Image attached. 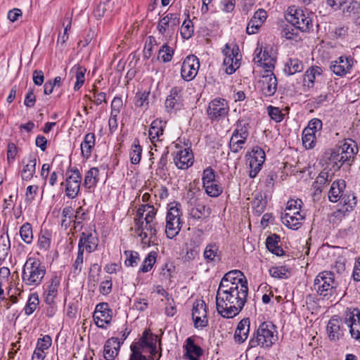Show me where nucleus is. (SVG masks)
Returning a JSON list of instances; mask_svg holds the SVG:
<instances>
[{
	"label": "nucleus",
	"instance_id": "nucleus-1",
	"mask_svg": "<svg viewBox=\"0 0 360 360\" xmlns=\"http://www.w3.org/2000/svg\"><path fill=\"white\" fill-rule=\"evenodd\" d=\"M248 287L217 289L216 307L224 318L232 319L243 310L247 302Z\"/></svg>",
	"mask_w": 360,
	"mask_h": 360
},
{
	"label": "nucleus",
	"instance_id": "nucleus-2",
	"mask_svg": "<svg viewBox=\"0 0 360 360\" xmlns=\"http://www.w3.org/2000/svg\"><path fill=\"white\" fill-rule=\"evenodd\" d=\"M157 209L150 204L141 205L136 211L134 230L144 245L150 246L156 240L158 223Z\"/></svg>",
	"mask_w": 360,
	"mask_h": 360
},
{
	"label": "nucleus",
	"instance_id": "nucleus-3",
	"mask_svg": "<svg viewBox=\"0 0 360 360\" xmlns=\"http://www.w3.org/2000/svg\"><path fill=\"white\" fill-rule=\"evenodd\" d=\"M202 182L199 179L190 184L187 193L189 212V224L199 227L202 216Z\"/></svg>",
	"mask_w": 360,
	"mask_h": 360
},
{
	"label": "nucleus",
	"instance_id": "nucleus-4",
	"mask_svg": "<svg viewBox=\"0 0 360 360\" xmlns=\"http://www.w3.org/2000/svg\"><path fill=\"white\" fill-rule=\"evenodd\" d=\"M46 272L45 266L39 259L28 257L22 267V281L27 286H39L42 283Z\"/></svg>",
	"mask_w": 360,
	"mask_h": 360
},
{
	"label": "nucleus",
	"instance_id": "nucleus-5",
	"mask_svg": "<svg viewBox=\"0 0 360 360\" xmlns=\"http://www.w3.org/2000/svg\"><path fill=\"white\" fill-rule=\"evenodd\" d=\"M276 327L271 322L262 323L249 341V348L260 346L269 348L276 340Z\"/></svg>",
	"mask_w": 360,
	"mask_h": 360
},
{
	"label": "nucleus",
	"instance_id": "nucleus-6",
	"mask_svg": "<svg viewBox=\"0 0 360 360\" xmlns=\"http://www.w3.org/2000/svg\"><path fill=\"white\" fill-rule=\"evenodd\" d=\"M313 13L292 6L288 8L287 20L297 30L309 32L313 27Z\"/></svg>",
	"mask_w": 360,
	"mask_h": 360
},
{
	"label": "nucleus",
	"instance_id": "nucleus-7",
	"mask_svg": "<svg viewBox=\"0 0 360 360\" xmlns=\"http://www.w3.org/2000/svg\"><path fill=\"white\" fill-rule=\"evenodd\" d=\"M338 283L334 273L324 271L320 272L314 281V288L319 296L329 299L336 291Z\"/></svg>",
	"mask_w": 360,
	"mask_h": 360
},
{
	"label": "nucleus",
	"instance_id": "nucleus-8",
	"mask_svg": "<svg viewBox=\"0 0 360 360\" xmlns=\"http://www.w3.org/2000/svg\"><path fill=\"white\" fill-rule=\"evenodd\" d=\"M181 205L179 203H172L166 215L165 233L169 238L177 236L181 229Z\"/></svg>",
	"mask_w": 360,
	"mask_h": 360
},
{
	"label": "nucleus",
	"instance_id": "nucleus-9",
	"mask_svg": "<svg viewBox=\"0 0 360 360\" xmlns=\"http://www.w3.org/2000/svg\"><path fill=\"white\" fill-rule=\"evenodd\" d=\"M65 176V195L68 198L74 199L80 190L82 175L77 167H73L66 172Z\"/></svg>",
	"mask_w": 360,
	"mask_h": 360
},
{
	"label": "nucleus",
	"instance_id": "nucleus-10",
	"mask_svg": "<svg viewBox=\"0 0 360 360\" xmlns=\"http://www.w3.org/2000/svg\"><path fill=\"white\" fill-rule=\"evenodd\" d=\"M240 286L248 287L246 277L240 270H231L224 275L218 289L238 288Z\"/></svg>",
	"mask_w": 360,
	"mask_h": 360
},
{
	"label": "nucleus",
	"instance_id": "nucleus-11",
	"mask_svg": "<svg viewBox=\"0 0 360 360\" xmlns=\"http://www.w3.org/2000/svg\"><path fill=\"white\" fill-rule=\"evenodd\" d=\"M93 317L98 328L107 329L112 319V311L107 302H101L96 304Z\"/></svg>",
	"mask_w": 360,
	"mask_h": 360
},
{
	"label": "nucleus",
	"instance_id": "nucleus-12",
	"mask_svg": "<svg viewBox=\"0 0 360 360\" xmlns=\"http://www.w3.org/2000/svg\"><path fill=\"white\" fill-rule=\"evenodd\" d=\"M239 49L234 46L232 49L226 44L222 52L225 56L224 59V66L225 72L228 75H231L240 67V58H238Z\"/></svg>",
	"mask_w": 360,
	"mask_h": 360
},
{
	"label": "nucleus",
	"instance_id": "nucleus-13",
	"mask_svg": "<svg viewBox=\"0 0 360 360\" xmlns=\"http://www.w3.org/2000/svg\"><path fill=\"white\" fill-rule=\"evenodd\" d=\"M229 110L227 101L224 98H217L209 103L207 114L212 121L219 120L228 114Z\"/></svg>",
	"mask_w": 360,
	"mask_h": 360
},
{
	"label": "nucleus",
	"instance_id": "nucleus-14",
	"mask_svg": "<svg viewBox=\"0 0 360 360\" xmlns=\"http://www.w3.org/2000/svg\"><path fill=\"white\" fill-rule=\"evenodd\" d=\"M354 64V60L352 57L341 56L330 63V70L337 76L344 77L352 72Z\"/></svg>",
	"mask_w": 360,
	"mask_h": 360
},
{
	"label": "nucleus",
	"instance_id": "nucleus-15",
	"mask_svg": "<svg viewBox=\"0 0 360 360\" xmlns=\"http://www.w3.org/2000/svg\"><path fill=\"white\" fill-rule=\"evenodd\" d=\"M200 66V60L195 56H188L181 65V77L186 81L192 80L197 75Z\"/></svg>",
	"mask_w": 360,
	"mask_h": 360
},
{
	"label": "nucleus",
	"instance_id": "nucleus-16",
	"mask_svg": "<svg viewBox=\"0 0 360 360\" xmlns=\"http://www.w3.org/2000/svg\"><path fill=\"white\" fill-rule=\"evenodd\" d=\"M158 336L152 333L150 330H145L138 342L132 344L131 346H136L139 350L143 353L144 348L149 349L150 356L155 358L157 354Z\"/></svg>",
	"mask_w": 360,
	"mask_h": 360
},
{
	"label": "nucleus",
	"instance_id": "nucleus-17",
	"mask_svg": "<svg viewBox=\"0 0 360 360\" xmlns=\"http://www.w3.org/2000/svg\"><path fill=\"white\" fill-rule=\"evenodd\" d=\"M179 24V18L175 13H168L162 18L157 25L159 33L162 35L166 34L171 37Z\"/></svg>",
	"mask_w": 360,
	"mask_h": 360
},
{
	"label": "nucleus",
	"instance_id": "nucleus-18",
	"mask_svg": "<svg viewBox=\"0 0 360 360\" xmlns=\"http://www.w3.org/2000/svg\"><path fill=\"white\" fill-rule=\"evenodd\" d=\"M345 322L335 316L332 317L327 324V333L330 341H338L343 337L346 328Z\"/></svg>",
	"mask_w": 360,
	"mask_h": 360
},
{
	"label": "nucleus",
	"instance_id": "nucleus-19",
	"mask_svg": "<svg viewBox=\"0 0 360 360\" xmlns=\"http://www.w3.org/2000/svg\"><path fill=\"white\" fill-rule=\"evenodd\" d=\"M345 323L349 328L352 338L360 342V311L357 309H353L345 318Z\"/></svg>",
	"mask_w": 360,
	"mask_h": 360
},
{
	"label": "nucleus",
	"instance_id": "nucleus-20",
	"mask_svg": "<svg viewBox=\"0 0 360 360\" xmlns=\"http://www.w3.org/2000/svg\"><path fill=\"white\" fill-rule=\"evenodd\" d=\"M98 245V238L96 233L82 232L79 240L78 248L84 252L86 250L88 252L91 253L94 252Z\"/></svg>",
	"mask_w": 360,
	"mask_h": 360
},
{
	"label": "nucleus",
	"instance_id": "nucleus-21",
	"mask_svg": "<svg viewBox=\"0 0 360 360\" xmlns=\"http://www.w3.org/2000/svg\"><path fill=\"white\" fill-rule=\"evenodd\" d=\"M181 89L179 87H173L167 96L165 105L167 112H172L179 110L182 107Z\"/></svg>",
	"mask_w": 360,
	"mask_h": 360
},
{
	"label": "nucleus",
	"instance_id": "nucleus-22",
	"mask_svg": "<svg viewBox=\"0 0 360 360\" xmlns=\"http://www.w3.org/2000/svg\"><path fill=\"white\" fill-rule=\"evenodd\" d=\"M261 91L266 97L275 94L277 90V78L274 73H266L262 76Z\"/></svg>",
	"mask_w": 360,
	"mask_h": 360
},
{
	"label": "nucleus",
	"instance_id": "nucleus-23",
	"mask_svg": "<svg viewBox=\"0 0 360 360\" xmlns=\"http://www.w3.org/2000/svg\"><path fill=\"white\" fill-rule=\"evenodd\" d=\"M204 260L208 266L205 271L214 266L221 260V254L219 246L216 243H210L204 249Z\"/></svg>",
	"mask_w": 360,
	"mask_h": 360
},
{
	"label": "nucleus",
	"instance_id": "nucleus-24",
	"mask_svg": "<svg viewBox=\"0 0 360 360\" xmlns=\"http://www.w3.org/2000/svg\"><path fill=\"white\" fill-rule=\"evenodd\" d=\"M176 166L181 169H187L193 163V155L189 148L178 150L174 157Z\"/></svg>",
	"mask_w": 360,
	"mask_h": 360
},
{
	"label": "nucleus",
	"instance_id": "nucleus-25",
	"mask_svg": "<svg viewBox=\"0 0 360 360\" xmlns=\"http://www.w3.org/2000/svg\"><path fill=\"white\" fill-rule=\"evenodd\" d=\"M267 17L266 12L263 9H258L250 19L246 28L248 34H253L258 32Z\"/></svg>",
	"mask_w": 360,
	"mask_h": 360
},
{
	"label": "nucleus",
	"instance_id": "nucleus-26",
	"mask_svg": "<svg viewBox=\"0 0 360 360\" xmlns=\"http://www.w3.org/2000/svg\"><path fill=\"white\" fill-rule=\"evenodd\" d=\"M250 321L249 318L243 319L237 325L233 339L238 344L243 343L248 338Z\"/></svg>",
	"mask_w": 360,
	"mask_h": 360
},
{
	"label": "nucleus",
	"instance_id": "nucleus-27",
	"mask_svg": "<svg viewBox=\"0 0 360 360\" xmlns=\"http://www.w3.org/2000/svg\"><path fill=\"white\" fill-rule=\"evenodd\" d=\"M337 148L340 151L341 155H345V160H348L349 162L352 160L358 153V147L356 142L349 139H345Z\"/></svg>",
	"mask_w": 360,
	"mask_h": 360
},
{
	"label": "nucleus",
	"instance_id": "nucleus-28",
	"mask_svg": "<svg viewBox=\"0 0 360 360\" xmlns=\"http://www.w3.org/2000/svg\"><path fill=\"white\" fill-rule=\"evenodd\" d=\"M346 187L345 181L342 179H338L334 181L328 191V199L332 202H337L339 201Z\"/></svg>",
	"mask_w": 360,
	"mask_h": 360
},
{
	"label": "nucleus",
	"instance_id": "nucleus-29",
	"mask_svg": "<svg viewBox=\"0 0 360 360\" xmlns=\"http://www.w3.org/2000/svg\"><path fill=\"white\" fill-rule=\"evenodd\" d=\"M120 347L119 338L108 339L103 348V356L106 360H113L117 355Z\"/></svg>",
	"mask_w": 360,
	"mask_h": 360
},
{
	"label": "nucleus",
	"instance_id": "nucleus-30",
	"mask_svg": "<svg viewBox=\"0 0 360 360\" xmlns=\"http://www.w3.org/2000/svg\"><path fill=\"white\" fill-rule=\"evenodd\" d=\"M166 122L160 119H156L150 124L148 131L149 137L152 142L162 140Z\"/></svg>",
	"mask_w": 360,
	"mask_h": 360
},
{
	"label": "nucleus",
	"instance_id": "nucleus-31",
	"mask_svg": "<svg viewBox=\"0 0 360 360\" xmlns=\"http://www.w3.org/2000/svg\"><path fill=\"white\" fill-rule=\"evenodd\" d=\"M184 348L185 349V356L189 360H199V357L202 354V349L194 343L193 337H189L186 339Z\"/></svg>",
	"mask_w": 360,
	"mask_h": 360
},
{
	"label": "nucleus",
	"instance_id": "nucleus-32",
	"mask_svg": "<svg viewBox=\"0 0 360 360\" xmlns=\"http://www.w3.org/2000/svg\"><path fill=\"white\" fill-rule=\"evenodd\" d=\"M96 143V137L94 133H88L84 137L80 145L81 153L83 158L88 159L90 158L92 149Z\"/></svg>",
	"mask_w": 360,
	"mask_h": 360
},
{
	"label": "nucleus",
	"instance_id": "nucleus-33",
	"mask_svg": "<svg viewBox=\"0 0 360 360\" xmlns=\"http://www.w3.org/2000/svg\"><path fill=\"white\" fill-rule=\"evenodd\" d=\"M323 70L319 66H311L304 73L303 78L304 85L309 89L312 88L317 77L321 76Z\"/></svg>",
	"mask_w": 360,
	"mask_h": 360
},
{
	"label": "nucleus",
	"instance_id": "nucleus-34",
	"mask_svg": "<svg viewBox=\"0 0 360 360\" xmlns=\"http://www.w3.org/2000/svg\"><path fill=\"white\" fill-rule=\"evenodd\" d=\"M202 232L199 228L193 232L191 238V243H193L194 246L193 248H190L189 250L187 251V257L188 259H194L196 256L199 255L200 251V245L202 240Z\"/></svg>",
	"mask_w": 360,
	"mask_h": 360
},
{
	"label": "nucleus",
	"instance_id": "nucleus-35",
	"mask_svg": "<svg viewBox=\"0 0 360 360\" xmlns=\"http://www.w3.org/2000/svg\"><path fill=\"white\" fill-rule=\"evenodd\" d=\"M283 223L288 228L292 229H297L302 224V221L304 219L303 214L293 215L290 213H285L282 217Z\"/></svg>",
	"mask_w": 360,
	"mask_h": 360
},
{
	"label": "nucleus",
	"instance_id": "nucleus-36",
	"mask_svg": "<svg viewBox=\"0 0 360 360\" xmlns=\"http://www.w3.org/2000/svg\"><path fill=\"white\" fill-rule=\"evenodd\" d=\"M280 237L276 234H272L267 237L266 240V247L269 251L276 256L283 255L284 251L283 248L278 245Z\"/></svg>",
	"mask_w": 360,
	"mask_h": 360
},
{
	"label": "nucleus",
	"instance_id": "nucleus-37",
	"mask_svg": "<svg viewBox=\"0 0 360 360\" xmlns=\"http://www.w3.org/2000/svg\"><path fill=\"white\" fill-rule=\"evenodd\" d=\"M304 69L302 61L298 58H289L284 66L283 71L285 75L290 76L297 72H300Z\"/></svg>",
	"mask_w": 360,
	"mask_h": 360
},
{
	"label": "nucleus",
	"instance_id": "nucleus-38",
	"mask_svg": "<svg viewBox=\"0 0 360 360\" xmlns=\"http://www.w3.org/2000/svg\"><path fill=\"white\" fill-rule=\"evenodd\" d=\"M60 284V279L57 276L51 278L50 284L48 285L47 291L45 293V302L51 304L54 302L58 295V289Z\"/></svg>",
	"mask_w": 360,
	"mask_h": 360
},
{
	"label": "nucleus",
	"instance_id": "nucleus-39",
	"mask_svg": "<svg viewBox=\"0 0 360 360\" xmlns=\"http://www.w3.org/2000/svg\"><path fill=\"white\" fill-rule=\"evenodd\" d=\"M98 174L99 170L96 167H92L88 170L84 176V186L87 189L94 188L98 181Z\"/></svg>",
	"mask_w": 360,
	"mask_h": 360
},
{
	"label": "nucleus",
	"instance_id": "nucleus-40",
	"mask_svg": "<svg viewBox=\"0 0 360 360\" xmlns=\"http://www.w3.org/2000/svg\"><path fill=\"white\" fill-rule=\"evenodd\" d=\"M36 158L30 156L21 172V176L23 180L28 181L33 177L36 171Z\"/></svg>",
	"mask_w": 360,
	"mask_h": 360
},
{
	"label": "nucleus",
	"instance_id": "nucleus-41",
	"mask_svg": "<svg viewBox=\"0 0 360 360\" xmlns=\"http://www.w3.org/2000/svg\"><path fill=\"white\" fill-rule=\"evenodd\" d=\"M236 128L233 134H236L240 138L248 139L249 136L250 122L246 119H240L236 124Z\"/></svg>",
	"mask_w": 360,
	"mask_h": 360
},
{
	"label": "nucleus",
	"instance_id": "nucleus-42",
	"mask_svg": "<svg viewBox=\"0 0 360 360\" xmlns=\"http://www.w3.org/2000/svg\"><path fill=\"white\" fill-rule=\"evenodd\" d=\"M266 58L261 59L259 56H254L253 61L258 66L265 68V73H273L272 70L274 68V58L266 53Z\"/></svg>",
	"mask_w": 360,
	"mask_h": 360
},
{
	"label": "nucleus",
	"instance_id": "nucleus-43",
	"mask_svg": "<svg viewBox=\"0 0 360 360\" xmlns=\"http://www.w3.org/2000/svg\"><path fill=\"white\" fill-rule=\"evenodd\" d=\"M330 181L331 178L329 179L328 172L324 171L321 172L312 185L314 189V195L321 193L323 186L328 184Z\"/></svg>",
	"mask_w": 360,
	"mask_h": 360
},
{
	"label": "nucleus",
	"instance_id": "nucleus-44",
	"mask_svg": "<svg viewBox=\"0 0 360 360\" xmlns=\"http://www.w3.org/2000/svg\"><path fill=\"white\" fill-rule=\"evenodd\" d=\"M86 68L81 65H75L72 69L70 72L73 73L75 78L76 82L74 85V89L75 91L79 90L82 86L84 84L85 81V73Z\"/></svg>",
	"mask_w": 360,
	"mask_h": 360
},
{
	"label": "nucleus",
	"instance_id": "nucleus-45",
	"mask_svg": "<svg viewBox=\"0 0 360 360\" xmlns=\"http://www.w3.org/2000/svg\"><path fill=\"white\" fill-rule=\"evenodd\" d=\"M142 148L139 144V141L135 139L129 152L130 160L132 164H139L141 159Z\"/></svg>",
	"mask_w": 360,
	"mask_h": 360
},
{
	"label": "nucleus",
	"instance_id": "nucleus-46",
	"mask_svg": "<svg viewBox=\"0 0 360 360\" xmlns=\"http://www.w3.org/2000/svg\"><path fill=\"white\" fill-rule=\"evenodd\" d=\"M39 304V299L37 293L31 294L27 302L23 309L25 315L30 316L34 313Z\"/></svg>",
	"mask_w": 360,
	"mask_h": 360
},
{
	"label": "nucleus",
	"instance_id": "nucleus-47",
	"mask_svg": "<svg viewBox=\"0 0 360 360\" xmlns=\"http://www.w3.org/2000/svg\"><path fill=\"white\" fill-rule=\"evenodd\" d=\"M345 15L360 14V3L355 0H348L340 9Z\"/></svg>",
	"mask_w": 360,
	"mask_h": 360
},
{
	"label": "nucleus",
	"instance_id": "nucleus-48",
	"mask_svg": "<svg viewBox=\"0 0 360 360\" xmlns=\"http://www.w3.org/2000/svg\"><path fill=\"white\" fill-rule=\"evenodd\" d=\"M205 192L207 194V195L217 198L219 196L223 191V188L219 183V180L212 181V182L210 184H207L205 188H204Z\"/></svg>",
	"mask_w": 360,
	"mask_h": 360
},
{
	"label": "nucleus",
	"instance_id": "nucleus-49",
	"mask_svg": "<svg viewBox=\"0 0 360 360\" xmlns=\"http://www.w3.org/2000/svg\"><path fill=\"white\" fill-rule=\"evenodd\" d=\"M329 161L333 164V167H336V169H340L344 163L349 162L348 160H345V155H341L340 151H339L337 147L331 151Z\"/></svg>",
	"mask_w": 360,
	"mask_h": 360
},
{
	"label": "nucleus",
	"instance_id": "nucleus-50",
	"mask_svg": "<svg viewBox=\"0 0 360 360\" xmlns=\"http://www.w3.org/2000/svg\"><path fill=\"white\" fill-rule=\"evenodd\" d=\"M21 239L26 244H31L33 241L32 227L30 223H25L20 228L19 231Z\"/></svg>",
	"mask_w": 360,
	"mask_h": 360
},
{
	"label": "nucleus",
	"instance_id": "nucleus-51",
	"mask_svg": "<svg viewBox=\"0 0 360 360\" xmlns=\"http://www.w3.org/2000/svg\"><path fill=\"white\" fill-rule=\"evenodd\" d=\"M174 55V50L168 46L167 43H165L158 51V58L163 63L171 61Z\"/></svg>",
	"mask_w": 360,
	"mask_h": 360
},
{
	"label": "nucleus",
	"instance_id": "nucleus-52",
	"mask_svg": "<svg viewBox=\"0 0 360 360\" xmlns=\"http://www.w3.org/2000/svg\"><path fill=\"white\" fill-rule=\"evenodd\" d=\"M194 33V23L190 19H186L181 27L180 34L183 39H190Z\"/></svg>",
	"mask_w": 360,
	"mask_h": 360
},
{
	"label": "nucleus",
	"instance_id": "nucleus-53",
	"mask_svg": "<svg viewBox=\"0 0 360 360\" xmlns=\"http://www.w3.org/2000/svg\"><path fill=\"white\" fill-rule=\"evenodd\" d=\"M246 141L247 139L240 138L236 134L232 133L229 142V148L231 151L234 153H238L243 148Z\"/></svg>",
	"mask_w": 360,
	"mask_h": 360
},
{
	"label": "nucleus",
	"instance_id": "nucleus-54",
	"mask_svg": "<svg viewBox=\"0 0 360 360\" xmlns=\"http://www.w3.org/2000/svg\"><path fill=\"white\" fill-rule=\"evenodd\" d=\"M269 272L272 277L278 279H285L289 276V269L286 266H273Z\"/></svg>",
	"mask_w": 360,
	"mask_h": 360
},
{
	"label": "nucleus",
	"instance_id": "nucleus-55",
	"mask_svg": "<svg viewBox=\"0 0 360 360\" xmlns=\"http://www.w3.org/2000/svg\"><path fill=\"white\" fill-rule=\"evenodd\" d=\"M341 202L345 206L347 212H350L356 207L357 203V198L354 193H344L341 199Z\"/></svg>",
	"mask_w": 360,
	"mask_h": 360
},
{
	"label": "nucleus",
	"instance_id": "nucleus-56",
	"mask_svg": "<svg viewBox=\"0 0 360 360\" xmlns=\"http://www.w3.org/2000/svg\"><path fill=\"white\" fill-rule=\"evenodd\" d=\"M302 201L300 199H291L288 201L285 213H290L293 215L302 214L300 212Z\"/></svg>",
	"mask_w": 360,
	"mask_h": 360
},
{
	"label": "nucleus",
	"instance_id": "nucleus-57",
	"mask_svg": "<svg viewBox=\"0 0 360 360\" xmlns=\"http://www.w3.org/2000/svg\"><path fill=\"white\" fill-rule=\"evenodd\" d=\"M157 254L155 252H150L144 259L140 271L146 273L150 271L155 263Z\"/></svg>",
	"mask_w": 360,
	"mask_h": 360
},
{
	"label": "nucleus",
	"instance_id": "nucleus-58",
	"mask_svg": "<svg viewBox=\"0 0 360 360\" xmlns=\"http://www.w3.org/2000/svg\"><path fill=\"white\" fill-rule=\"evenodd\" d=\"M200 306L201 308L202 307V302L200 303L199 301H197L193 304L192 309V319L194 322V326L197 328L202 326V321L199 316L200 313V310L199 309Z\"/></svg>",
	"mask_w": 360,
	"mask_h": 360
},
{
	"label": "nucleus",
	"instance_id": "nucleus-59",
	"mask_svg": "<svg viewBox=\"0 0 360 360\" xmlns=\"http://www.w3.org/2000/svg\"><path fill=\"white\" fill-rule=\"evenodd\" d=\"M316 134L311 132L302 131V143L306 149H311L316 144Z\"/></svg>",
	"mask_w": 360,
	"mask_h": 360
},
{
	"label": "nucleus",
	"instance_id": "nucleus-60",
	"mask_svg": "<svg viewBox=\"0 0 360 360\" xmlns=\"http://www.w3.org/2000/svg\"><path fill=\"white\" fill-rule=\"evenodd\" d=\"M84 264V251L78 248L77 255L72 264V273L78 275L82 269Z\"/></svg>",
	"mask_w": 360,
	"mask_h": 360
},
{
	"label": "nucleus",
	"instance_id": "nucleus-61",
	"mask_svg": "<svg viewBox=\"0 0 360 360\" xmlns=\"http://www.w3.org/2000/svg\"><path fill=\"white\" fill-rule=\"evenodd\" d=\"M63 219L61 220V226L68 229L72 222V217H73V208L70 206L65 207L62 211Z\"/></svg>",
	"mask_w": 360,
	"mask_h": 360
},
{
	"label": "nucleus",
	"instance_id": "nucleus-62",
	"mask_svg": "<svg viewBox=\"0 0 360 360\" xmlns=\"http://www.w3.org/2000/svg\"><path fill=\"white\" fill-rule=\"evenodd\" d=\"M269 116L276 122H281L284 119V114L278 107L269 105L266 108Z\"/></svg>",
	"mask_w": 360,
	"mask_h": 360
},
{
	"label": "nucleus",
	"instance_id": "nucleus-63",
	"mask_svg": "<svg viewBox=\"0 0 360 360\" xmlns=\"http://www.w3.org/2000/svg\"><path fill=\"white\" fill-rule=\"evenodd\" d=\"M11 248V242L8 233L0 236V257H5Z\"/></svg>",
	"mask_w": 360,
	"mask_h": 360
},
{
	"label": "nucleus",
	"instance_id": "nucleus-64",
	"mask_svg": "<svg viewBox=\"0 0 360 360\" xmlns=\"http://www.w3.org/2000/svg\"><path fill=\"white\" fill-rule=\"evenodd\" d=\"M131 355L129 360H154V357L149 356L146 357L143 354L136 346H131Z\"/></svg>",
	"mask_w": 360,
	"mask_h": 360
}]
</instances>
